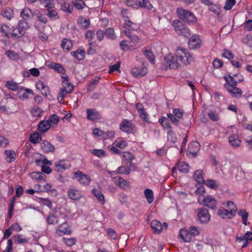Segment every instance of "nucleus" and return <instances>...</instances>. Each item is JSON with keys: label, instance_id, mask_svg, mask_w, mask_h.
<instances>
[{"label": "nucleus", "instance_id": "1", "mask_svg": "<svg viewBox=\"0 0 252 252\" xmlns=\"http://www.w3.org/2000/svg\"><path fill=\"white\" fill-rule=\"evenodd\" d=\"M176 53L175 56L169 54L164 57L162 64L165 69H176L180 63L187 65L193 61V57L186 48L179 47L176 49Z\"/></svg>", "mask_w": 252, "mask_h": 252}, {"label": "nucleus", "instance_id": "2", "mask_svg": "<svg viewBox=\"0 0 252 252\" xmlns=\"http://www.w3.org/2000/svg\"><path fill=\"white\" fill-rule=\"evenodd\" d=\"M127 36L129 39V45L127 44V49L132 50L138 47L137 44L140 41L137 34L139 32L138 26L137 24L127 20Z\"/></svg>", "mask_w": 252, "mask_h": 252}, {"label": "nucleus", "instance_id": "3", "mask_svg": "<svg viewBox=\"0 0 252 252\" xmlns=\"http://www.w3.org/2000/svg\"><path fill=\"white\" fill-rule=\"evenodd\" d=\"M225 133L228 135V143L231 147L238 148L240 146L242 141L237 134L236 127L234 126H228Z\"/></svg>", "mask_w": 252, "mask_h": 252}, {"label": "nucleus", "instance_id": "4", "mask_svg": "<svg viewBox=\"0 0 252 252\" xmlns=\"http://www.w3.org/2000/svg\"><path fill=\"white\" fill-rule=\"evenodd\" d=\"M197 201L200 205L205 206L211 209L215 210L217 208L218 201L211 195L198 197Z\"/></svg>", "mask_w": 252, "mask_h": 252}, {"label": "nucleus", "instance_id": "5", "mask_svg": "<svg viewBox=\"0 0 252 252\" xmlns=\"http://www.w3.org/2000/svg\"><path fill=\"white\" fill-rule=\"evenodd\" d=\"M178 17L189 23H193L196 21V19L191 12L182 8H178L177 10Z\"/></svg>", "mask_w": 252, "mask_h": 252}, {"label": "nucleus", "instance_id": "6", "mask_svg": "<svg viewBox=\"0 0 252 252\" xmlns=\"http://www.w3.org/2000/svg\"><path fill=\"white\" fill-rule=\"evenodd\" d=\"M63 87L58 96L59 102H61L67 94H70L73 90L74 86L69 82V80H63L62 82Z\"/></svg>", "mask_w": 252, "mask_h": 252}, {"label": "nucleus", "instance_id": "7", "mask_svg": "<svg viewBox=\"0 0 252 252\" xmlns=\"http://www.w3.org/2000/svg\"><path fill=\"white\" fill-rule=\"evenodd\" d=\"M236 85L237 82L235 80H226L224 87L231 95L236 97H240L242 94V91L236 87Z\"/></svg>", "mask_w": 252, "mask_h": 252}, {"label": "nucleus", "instance_id": "8", "mask_svg": "<svg viewBox=\"0 0 252 252\" xmlns=\"http://www.w3.org/2000/svg\"><path fill=\"white\" fill-rule=\"evenodd\" d=\"M236 240L238 243L242 244V248H245L252 241V232L247 231L244 235H237Z\"/></svg>", "mask_w": 252, "mask_h": 252}, {"label": "nucleus", "instance_id": "9", "mask_svg": "<svg viewBox=\"0 0 252 252\" xmlns=\"http://www.w3.org/2000/svg\"><path fill=\"white\" fill-rule=\"evenodd\" d=\"M202 43L200 36L193 34L189 38L188 45L190 49L196 50L200 48Z\"/></svg>", "mask_w": 252, "mask_h": 252}, {"label": "nucleus", "instance_id": "10", "mask_svg": "<svg viewBox=\"0 0 252 252\" xmlns=\"http://www.w3.org/2000/svg\"><path fill=\"white\" fill-rule=\"evenodd\" d=\"M150 224L153 232L156 234L161 233L163 229H167L168 226L167 223L164 222L162 224L156 220L151 221Z\"/></svg>", "mask_w": 252, "mask_h": 252}, {"label": "nucleus", "instance_id": "11", "mask_svg": "<svg viewBox=\"0 0 252 252\" xmlns=\"http://www.w3.org/2000/svg\"><path fill=\"white\" fill-rule=\"evenodd\" d=\"M56 233L60 236L70 235L72 233V230L68 223L64 221L57 226L56 229Z\"/></svg>", "mask_w": 252, "mask_h": 252}, {"label": "nucleus", "instance_id": "12", "mask_svg": "<svg viewBox=\"0 0 252 252\" xmlns=\"http://www.w3.org/2000/svg\"><path fill=\"white\" fill-rule=\"evenodd\" d=\"M148 72L147 64L142 63L140 67H133L131 69V73L134 77H141L144 76Z\"/></svg>", "mask_w": 252, "mask_h": 252}, {"label": "nucleus", "instance_id": "13", "mask_svg": "<svg viewBox=\"0 0 252 252\" xmlns=\"http://www.w3.org/2000/svg\"><path fill=\"white\" fill-rule=\"evenodd\" d=\"M74 177L82 185L88 186L91 182V178L82 172L77 171L74 173Z\"/></svg>", "mask_w": 252, "mask_h": 252}, {"label": "nucleus", "instance_id": "14", "mask_svg": "<svg viewBox=\"0 0 252 252\" xmlns=\"http://www.w3.org/2000/svg\"><path fill=\"white\" fill-rule=\"evenodd\" d=\"M197 217L198 220L201 223H207L210 220V215L208 210L204 208L198 210Z\"/></svg>", "mask_w": 252, "mask_h": 252}, {"label": "nucleus", "instance_id": "15", "mask_svg": "<svg viewBox=\"0 0 252 252\" xmlns=\"http://www.w3.org/2000/svg\"><path fill=\"white\" fill-rule=\"evenodd\" d=\"M67 195L69 198L74 200H78L83 196L82 191L75 188H69Z\"/></svg>", "mask_w": 252, "mask_h": 252}, {"label": "nucleus", "instance_id": "16", "mask_svg": "<svg viewBox=\"0 0 252 252\" xmlns=\"http://www.w3.org/2000/svg\"><path fill=\"white\" fill-rule=\"evenodd\" d=\"M36 88L45 96H47L48 94H49L50 90L49 87L41 80H39L36 83Z\"/></svg>", "mask_w": 252, "mask_h": 252}, {"label": "nucleus", "instance_id": "17", "mask_svg": "<svg viewBox=\"0 0 252 252\" xmlns=\"http://www.w3.org/2000/svg\"><path fill=\"white\" fill-rule=\"evenodd\" d=\"M55 170L58 172H63L70 166L69 164L64 160H59L55 162Z\"/></svg>", "mask_w": 252, "mask_h": 252}, {"label": "nucleus", "instance_id": "18", "mask_svg": "<svg viewBox=\"0 0 252 252\" xmlns=\"http://www.w3.org/2000/svg\"><path fill=\"white\" fill-rule=\"evenodd\" d=\"M87 119L92 121L99 120L101 118L99 113L94 109H87Z\"/></svg>", "mask_w": 252, "mask_h": 252}, {"label": "nucleus", "instance_id": "19", "mask_svg": "<svg viewBox=\"0 0 252 252\" xmlns=\"http://www.w3.org/2000/svg\"><path fill=\"white\" fill-rule=\"evenodd\" d=\"M41 147L42 151L45 153H53L55 150L54 146L47 140L42 141L41 143Z\"/></svg>", "mask_w": 252, "mask_h": 252}, {"label": "nucleus", "instance_id": "20", "mask_svg": "<svg viewBox=\"0 0 252 252\" xmlns=\"http://www.w3.org/2000/svg\"><path fill=\"white\" fill-rule=\"evenodd\" d=\"M54 4L47 7L45 9V14L52 19H57L59 18L57 12L54 9Z\"/></svg>", "mask_w": 252, "mask_h": 252}, {"label": "nucleus", "instance_id": "21", "mask_svg": "<svg viewBox=\"0 0 252 252\" xmlns=\"http://www.w3.org/2000/svg\"><path fill=\"white\" fill-rule=\"evenodd\" d=\"M133 159V155L127 152V174H128L131 171H134L135 169V163L132 161Z\"/></svg>", "mask_w": 252, "mask_h": 252}, {"label": "nucleus", "instance_id": "22", "mask_svg": "<svg viewBox=\"0 0 252 252\" xmlns=\"http://www.w3.org/2000/svg\"><path fill=\"white\" fill-rule=\"evenodd\" d=\"M179 236L183 241L186 243L189 242L192 239L189 231L185 229H181Z\"/></svg>", "mask_w": 252, "mask_h": 252}, {"label": "nucleus", "instance_id": "23", "mask_svg": "<svg viewBox=\"0 0 252 252\" xmlns=\"http://www.w3.org/2000/svg\"><path fill=\"white\" fill-rule=\"evenodd\" d=\"M200 144L197 141H193L190 143L188 147V151L193 156H195L199 151Z\"/></svg>", "mask_w": 252, "mask_h": 252}, {"label": "nucleus", "instance_id": "24", "mask_svg": "<svg viewBox=\"0 0 252 252\" xmlns=\"http://www.w3.org/2000/svg\"><path fill=\"white\" fill-rule=\"evenodd\" d=\"M218 215L222 219H231L234 216L229 211L222 207L219 209Z\"/></svg>", "mask_w": 252, "mask_h": 252}, {"label": "nucleus", "instance_id": "25", "mask_svg": "<svg viewBox=\"0 0 252 252\" xmlns=\"http://www.w3.org/2000/svg\"><path fill=\"white\" fill-rule=\"evenodd\" d=\"M0 14L5 18L10 20L13 18L14 12L12 9L9 7H6L1 10Z\"/></svg>", "mask_w": 252, "mask_h": 252}, {"label": "nucleus", "instance_id": "26", "mask_svg": "<svg viewBox=\"0 0 252 252\" xmlns=\"http://www.w3.org/2000/svg\"><path fill=\"white\" fill-rule=\"evenodd\" d=\"M61 47L64 51H69L73 47L72 41L68 38H63L61 43Z\"/></svg>", "mask_w": 252, "mask_h": 252}, {"label": "nucleus", "instance_id": "27", "mask_svg": "<svg viewBox=\"0 0 252 252\" xmlns=\"http://www.w3.org/2000/svg\"><path fill=\"white\" fill-rule=\"evenodd\" d=\"M18 94L20 98L27 99L29 98L30 95H33V91L30 89L24 90L22 88H21L20 90L18 92Z\"/></svg>", "mask_w": 252, "mask_h": 252}, {"label": "nucleus", "instance_id": "28", "mask_svg": "<svg viewBox=\"0 0 252 252\" xmlns=\"http://www.w3.org/2000/svg\"><path fill=\"white\" fill-rule=\"evenodd\" d=\"M51 126V124L49 121L43 120L39 123L38 129L39 131L44 132L48 130Z\"/></svg>", "mask_w": 252, "mask_h": 252}, {"label": "nucleus", "instance_id": "29", "mask_svg": "<svg viewBox=\"0 0 252 252\" xmlns=\"http://www.w3.org/2000/svg\"><path fill=\"white\" fill-rule=\"evenodd\" d=\"M92 192L101 204H104L105 203L104 196L99 189H93L92 190Z\"/></svg>", "mask_w": 252, "mask_h": 252}, {"label": "nucleus", "instance_id": "30", "mask_svg": "<svg viewBox=\"0 0 252 252\" xmlns=\"http://www.w3.org/2000/svg\"><path fill=\"white\" fill-rule=\"evenodd\" d=\"M85 51L84 49H78L76 51L71 52V55L79 61L84 59L85 57Z\"/></svg>", "mask_w": 252, "mask_h": 252}, {"label": "nucleus", "instance_id": "31", "mask_svg": "<svg viewBox=\"0 0 252 252\" xmlns=\"http://www.w3.org/2000/svg\"><path fill=\"white\" fill-rule=\"evenodd\" d=\"M194 180L198 183V184H204L205 180H204V177L203 176V171L201 170H196L193 176Z\"/></svg>", "mask_w": 252, "mask_h": 252}, {"label": "nucleus", "instance_id": "32", "mask_svg": "<svg viewBox=\"0 0 252 252\" xmlns=\"http://www.w3.org/2000/svg\"><path fill=\"white\" fill-rule=\"evenodd\" d=\"M204 184L210 189L214 190L217 189L219 186L218 182L212 179L205 180Z\"/></svg>", "mask_w": 252, "mask_h": 252}, {"label": "nucleus", "instance_id": "33", "mask_svg": "<svg viewBox=\"0 0 252 252\" xmlns=\"http://www.w3.org/2000/svg\"><path fill=\"white\" fill-rule=\"evenodd\" d=\"M5 154L6 156V159L8 162L11 163L15 159L16 155L15 152L13 150H5Z\"/></svg>", "mask_w": 252, "mask_h": 252}, {"label": "nucleus", "instance_id": "34", "mask_svg": "<svg viewBox=\"0 0 252 252\" xmlns=\"http://www.w3.org/2000/svg\"><path fill=\"white\" fill-rule=\"evenodd\" d=\"M32 16L36 17L38 21L41 23L46 24L47 23L46 18L37 10L33 12Z\"/></svg>", "mask_w": 252, "mask_h": 252}, {"label": "nucleus", "instance_id": "35", "mask_svg": "<svg viewBox=\"0 0 252 252\" xmlns=\"http://www.w3.org/2000/svg\"><path fill=\"white\" fill-rule=\"evenodd\" d=\"M143 53L146 58L150 61V62L154 64L155 63V58L153 53L151 49H145L143 51Z\"/></svg>", "mask_w": 252, "mask_h": 252}, {"label": "nucleus", "instance_id": "36", "mask_svg": "<svg viewBox=\"0 0 252 252\" xmlns=\"http://www.w3.org/2000/svg\"><path fill=\"white\" fill-rule=\"evenodd\" d=\"M177 166L179 171L182 172L187 173L189 171V165L187 162L179 161Z\"/></svg>", "mask_w": 252, "mask_h": 252}, {"label": "nucleus", "instance_id": "37", "mask_svg": "<svg viewBox=\"0 0 252 252\" xmlns=\"http://www.w3.org/2000/svg\"><path fill=\"white\" fill-rule=\"evenodd\" d=\"M209 5V9L210 11L214 12L215 14L218 15V17H220L221 15V9L219 5L211 3Z\"/></svg>", "mask_w": 252, "mask_h": 252}, {"label": "nucleus", "instance_id": "38", "mask_svg": "<svg viewBox=\"0 0 252 252\" xmlns=\"http://www.w3.org/2000/svg\"><path fill=\"white\" fill-rule=\"evenodd\" d=\"M144 195L148 203H152L154 199V193L152 189H147L144 190Z\"/></svg>", "mask_w": 252, "mask_h": 252}, {"label": "nucleus", "instance_id": "39", "mask_svg": "<svg viewBox=\"0 0 252 252\" xmlns=\"http://www.w3.org/2000/svg\"><path fill=\"white\" fill-rule=\"evenodd\" d=\"M77 23L78 24L81 25L82 28L85 30L88 28L90 25V21L89 19H84L82 17H79Z\"/></svg>", "mask_w": 252, "mask_h": 252}, {"label": "nucleus", "instance_id": "40", "mask_svg": "<svg viewBox=\"0 0 252 252\" xmlns=\"http://www.w3.org/2000/svg\"><path fill=\"white\" fill-rule=\"evenodd\" d=\"M113 181L116 185L122 189H125L126 187V181L119 176L113 178Z\"/></svg>", "mask_w": 252, "mask_h": 252}, {"label": "nucleus", "instance_id": "41", "mask_svg": "<svg viewBox=\"0 0 252 252\" xmlns=\"http://www.w3.org/2000/svg\"><path fill=\"white\" fill-rule=\"evenodd\" d=\"M54 70L57 71L60 73H62L63 75L62 76V79H68V76L66 74H64V69L63 66L59 63L53 64Z\"/></svg>", "mask_w": 252, "mask_h": 252}, {"label": "nucleus", "instance_id": "42", "mask_svg": "<svg viewBox=\"0 0 252 252\" xmlns=\"http://www.w3.org/2000/svg\"><path fill=\"white\" fill-rule=\"evenodd\" d=\"M226 207L228 209L227 210L229 211L231 214L234 216L235 215L237 208L234 202L230 201H227Z\"/></svg>", "mask_w": 252, "mask_h": 252}, {"label": "nucleus", "instance_id": "43", "mask_svg": "<svg viewBox=\"0 0 252 252\" xmlns=\"http://www.w3.org/2000/svg\"><path fill=\"white\" fill-rule=\"evenodd\" d=\"M32 13L33 12L30 8L26 7L21 11V16L24 20H27L30 19L31 15H32Z\"/></svg>", "mask_w": 252, "mask_h": 252}, {"label": "nucleus", "instance_id": "44", "mask_svg": "<svg viewBox=\"0 0 252 252\" xmlns=\"http://www.w3.org/2000/svg\"><path fill=\"white\" fill-rule=\"evenodd\" d=\"M105 35L111 40H115L116 38V35L115 33L114 30L112 28H109L106 29Z\"/></svg>", "mask_w": 252, "mask_h": 252}, {"label": "nucleus", "instance_id": "45", "mask_svg": "<svg viewBox=\"0 0 252 252\" xmlns=\"http://www.w3.org/2000/svg\"><path fill=\"white\" fill-rule=\"evenodd\" d=\"M182 31H180V30L178 29L177 30V33L179 35H182L184 37H189L190 35V31L189 28H188L184 24H183V27H182Z\"/></svg>", "mask_w": 252, "mask_h": 252}, {"label": "nucleus", "instance_id": "46", "mask_svg": "<svg viewBox=\"0 0 252 252\" xmlns=\"http://www.w3.org/2000/svg\"><path fill=\"white\" fill-rule=\"evenodd\" d=\"M43 111L38 106H34L32 109L31 113L33 117H40L42 115Z\"/></svg>", "mask_w": 252, "mask_h": 252}, {"label": "nucleus", "instance_id": "47", "mask_svg": "<svg viewBox=\"0 0 252 252\" xmlns=\"http://www.w3.org/2000/svg\"><path fill=\"white\" fill-rule=\"evenodd\" d=\"M238 215L241 218L244 224L247 225V219L249 216L248 213L245 210H241L239 211Z\"/></svg>", "mask_w": 252, "mask_h": 252}, {"label": "nucleus", "instance_id": "48", "mask_svg": "<svg viewBox=\"0 0 252 252\" xmlns=\"http://www.w3.org/2000/svg\"><path fill=\"white\" fill-rule=\"evenodd\" d=\"M137 2L141 7H144L148 9H151L153 7L148 0H137Z\"/></svg>", "mask_w": 252, "mask_h": 252}, {"label": "nucleus", "instance_id": "49", "mask_svg": "<svg viewBox=\"0 0 252 252\" xmlns=\"http://www.w3.org/2000/svg\"><path fill=\"white\" fill-rule=\"evenodd\" d=\"M25 34V32L22 29H20L18 26L14 28L11 32V35L12 36L16 37H20Z\"/></svg>", "mask_w": 252, "mask_h": 252}, {"label": "nucleus", "instance_id": "50", "mask_svg": "<svg viewBox=\"0 0 252 252\" xmlns=\"http://www.w3.org/2000/svg\"><path fill=\"white\" fill-rule=\"evenodd\" d=\"M108 172L111 176H114L117 174H122L126 173V167L125 166H121L119 167L118 169L115 171H108Z\"/></svg>", "mask_w": 252, "mask_h": 252}, {"label": "nucleus", "instance_id": "51", "mask_svg": "<svg viewBox=\"0 0 252 252\" xmlns=\"http://www.w3.org/2000/svg\"><path fill=\"white\" fill-rule=\"evenodd\" d=\"M16 197H18L16 196V195L15 196H13L12 198L10 203L9 204V206L8 208V211H9L8 217L10 219L11 218V217L13 215V212L14 211V204L15 202V200L16 199Z\"/></svg>", "mask_w": 252, "mask_h": 252}, {"label": "nucleus", "instance_id": "52", "mask_svg": "<svg viewBox=\"0 0 252 252\" xmlns=\"http://www.w3.org/2000/svg\"><path fill=\"white\" fill-rule=\"evenodd\" d=\"M5 54L12 60H18L19 59L18 54L14 51L8 50L5 52Z\"/></svg>", "mask_w": 252, "mask_h": 252}, {"label": "nucleus", "instance_id": "53", "mask_svg": "<svg viewBox=\"0 0 252 252\" xmlns=\"http://www.w3.org/2000/svg\"><path fill=\"white\" fill-rule=\"evenodd\" d=\"M6 87L12 91H16L18 90L19 88L18 84L13 80L7 81L6 84Z\"/></svg>", "mask_w": 252, "mask_h": 252}, {"label": "nucleus", "instance_id": "54", "mask_svg": "<svg viewBox=\"0 0 252 252\" xmlns=\"http://www.w3.org/2000/svg\"><path fill=\"white\" fill-rule=\"evenodd\" d=\"M30 140L33 143H38L41 140V137L38 133L35 132L31 135Z\"/></svg>", "mask_w": 252, "mask_h": 252}, {"label": "nucleus", "instance_id": "55", "mask_svg": "<svg viewBox=\"0 0 252 252\" xmlns=\"http://www.w3.org/2000/svg\"><path fill=\"white\" fill-rule=\"evenodd\" d=\"M47 221L49 224H56L59 222V220L54 214H50L47 218Z\"/></svg>", "mask_w": 252, "mask_h": 252}, {"label": "nucleus", "instance_id": "56", "mask_svg": "<svg viewBox=\"0 0 252 252\" xmlns=\"http://www.w3.org/2000/svg\"><path fill=\"white\" fill-rule=\"evenodd\" d=\"M59 117L56 114L51 115L47 121H49V123L51 124V126H56L59 122Z\"/></svg>", "mask_w": 252, "mask_h": 252}, {"label": "nucleus", "instance_id": "57", "mask_svg": "<svg viewBox=\"0 0 252 252\" xmlns=\"http://www.w3.org/2000/svg\"><path fill=\"white\" fill-rule=\"evenodd\" d=\"M236 3V0H226L223 8L225 10H231Z\"/></svg>", "mask_w": 252, "mask_h": 252}, {"label": "nucleus", "instance_id": "58", "mask_svg": "<svg viewBox=\"0 0 252 252\" xmlns=\"http://www.w3.org/2000/svg\"><path fill=\"white\" fill-rule=\"evenodd\" d=\"M73 4L78 9H82L85 5V3L83 0H73Z\"/></svg>", "mask_w": 252, "mask_h": 252}, {"label": "nucleus", "instance_id": "59", "mask_svg": "<svg viewBox=\"0 0 252 252\" xmlns=\"http://www.w3.org/2000/svg\"><path fill=\"white\" fill-rule=\"evenodd\" d=\"M63 241L68 246H72L74 245L76 242V239L75 238H63Z\"/></svg>", "mask_w": 252, "mask_h": 252}, {"label": "nucleus", "instance_id": "60", "mask_svg": "<svg viewBox=\"0 0 252 252\" xmlns=\"http://www.w3.org/2000/svg\"><path fill=\"white\" fill-rule=\"evenodd\" d=\"M32 177L36 180H45V177H46V176L43 175L41 172H35L32 173Z\"/></svg>", "mask_w": 252, "mask_h": 252}, {"label": "nucleus", "instance_id": "61", "mask_svg": "<svg viewBox=\"0 0 252 252\" xmlns=\"http://www.w3.org/2000/svg\"><path fill=\"white\" fill-rule=\"evenodd\" d=\"M61 9L67 13H71L72 12L73 6L68 3H64L61 5Z\"/></svg>", "mask_w": 252, "mask_h": 252}, {"label": "nucleus", "instance_id": "62", "mask_svg": "<svg viewBox=\"0 0 252 252\" xmlns=\"http://www.w3.org/2000/svg\"><path fill=\"white\" fill-rule=\"evenodd\" d=\"M184 114V111L179 108H174L173 109V114L178 119H182Z\"/></svg>", "mask_w": 252, "mask_h": 252}, {"label": "nucleus", "instance_id": "63", "mask_svg": "<svg viewBox=\"0 0 252 252\" xmlns=\"http://www.w3.org/2000/svg\"><path fill=\"white\" fill-rule=\"evenodd\" d=\"M196 189L195 191V193L198 195V197H200V196H205V194L206 193L205 189L203 186H196Z\"/></svg>", "mask_w": 252, "mask_h": 252}, {"label": "nucleus", "instance_id": "64", "mask_svg": "<svg viewBox=\"0 0 252 252\" xmlns=\"http://www.w3.org/2000/svg\"><path fill=\"white\" fill-rule=\"evenodd\" d=\"M114 144L116 147H119L121 149H123L126 146V142L125 141L122 140L121 138L117 139Z\"/></svg>", "mask_w": 252, "mask_h": 252}]
</instances>
